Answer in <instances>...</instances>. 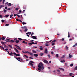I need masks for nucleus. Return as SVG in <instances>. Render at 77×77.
Masks as SVG:
<instances>
[{"label":"nucleus","mask_w":77,"mask_h":77,"mask_svg":"<svg viewBox=\"0 0 77 77\" xmlns=\"http://www.w3.org/2000/svg\"><path fill=\"white\" fill-rule=\"evenodd\" d=\"M39 48L40 49V50H43V48L41 47Z\"/></svg>","instance_id":"obj_40"},{"label":"nucleus","mask_w":77,"mask_h":77,"mask_svg":"<svg viewBox=\"0 0 77 77\" xmlns=\"http://www.w3.org/2000/svg\"><path fill=\"white\" fill-rule=\"evenodd\" d=\"M73 66V64H71L70 65V66Z\"/></svg>","instance_id":"obj_46"},{"label":"nucleus","mask_w":77,"mask_h":77,"mask_svg":"<svg viewBox=\"0 0 77 77\" xmlns=\"http://www.w3.org/2000/svg\"><path fill=\"white\" fill-rule=\"evenodd\" d=\"M77 42L76 43L75 45H73V46H72V47H75L76 46H77Z\"/></svg>","instance_id":"obj_14"},{"label":"nucleus","mask_w":77,"mask_h":77,"mask_svg":"<svg viewBox=\"0 0 77 77\" xmlns=\"http://www.w3.org/2000/svg\"><path fill=\"white\" fill-rule=\"evenodd\" d=\"M14 40H15V41H17V38H15L14 39Z\"/></svg>","instance_id":"obj_63"},{"label":"nucleus","mask_w":77,"mask_h":77,"mask_svg":"<svg viewBox=\"0 0 77 77\" xmlns=\"http://www.w3.org/2000/svg\"><path fill=\"white\" fill-rule=\"evenodd\" d=\"M14 42H15L16 43H18L19 42H19V41H20V40H16V41H15V40H14Z\"/></svg>","instance_id":"obj_8"},{"label":"nucleus","mask_w":77,"mask_h":77,"mask_svg":"<svg viewBox=\"0 0 77 77\" xmlns=\"http://www.w3.org/2000/svg\"><path fill=\"white\" fill-rule=\"evenodd\" d=\"M5 0H3V2H2L3 4H4V3H5Z\"/></svg>","instance_id":"obj_47"},{"label":"nucleus","mask_w":77,"mask_h":77,"mask_svg":"<svg viewBox=\"0 0 77 77\" xmlns=\"http://www.w3.org/2000/svg\"><path fill=\"white\" fill-rule=\"evenodd\" d=\"M10 39H6V40H5V41L6 42H10Z\"/></svg>","instance_id":"obj_9"},{"label":"nucleus","mask_w":77,"mask_h":77,"mask_svg":"<svg viewBox=\"0 0 77 77\" xmlns=\"http://www.w3.org/2000/svg\"><path fill=\"white\" fill-rule=\"evenodd\" d=\"M1 39H2V41H4V40L5 39V38L4 37H2L1 38Z\"/></svg>","instance_id":"obj_18"},{"label":"nucleus","mask_w":77,"mask_h":77,"mask_svg":"<svg viewBox=\"0 0 77 77\" xmlns=\"http://www.w3.org/2000/svg\"><path fill=\"white\" fill-rule=\"evenodd\" d=\"M14 46H16V47H16V48H17V49L20 50H22L21 48H20V47H19V46L16 45H14Z\"/></svg>","instance_id":"obj_4"},{"label":"nucleus","mask_w":77,"mask_h":77,"mask_svg":"<svg viewBox=\"0 0 77 77\" xmlns=\"http://www.w3.org/2000/svg\"><path fill=\"white\" fill-rule=\"evenodd\" d=\"M5 20H2L1 21L2 23H4V22H5Z\"/></svg>","instance_id":"obj_41"},{"label":"nucleus","mask_w":77,"mask_h":77,"mask_svg":"<svg viewBox=\"0 0 77 77\" xmlns=\"http://www.w3.org/2000/svg\"><path fill=\"white\" fill-rule=\"evenodd\" d=\"M29 45L30 46L31 45H32V43H29Z\"/></svg>","instance_id":"obj_49"},{"label":"nucleus","mask_w":77,"mask_h":77,"mask_svg":"<svg viewBox=\"0 0 77 77\" xmlns=\"http://www.w3.org/2000/svg\"><path fill=\"white\" fill-rule=\"evenodd\" d=\"M29 63V64H30V65H33V64L32 63H34V62L33 61H30V62Z\"/></svg>","instance_id":"obj_6"},{"label":"nucleus","mask_w":77,"mask_h":77,"mask_svg":"<svg viewBox=\"0 0 77 77\" xmlns=\"http://www.w3.org/2000/svg\"><path fill=\"white\" fill-rule=\"evenodd\" d=\"M18 39H19V40H20V41L22 40V38H18Z\"/></svg>","instance_id":"obj_36"},{"label":"nucleus","mask_w":77,"mask_h":77,"mask_svg":"<svg viewBox=\"0 0 77 77\" xmlns=\"http://www.w3.org/2000/svg\"><path fill=\"white\" fill-rule=\"evenodd\" d=\"M44 53H41L40 54V56H43Z\"/></svg>","instance_id":"obj_25"},{"label":"nucleus","mask_w":77,"mask_h":77,"mask_svg":"<svg viewBox=\"0 0 77 77\" xmlns=\"http://www.w3.org/2000/svg\"><path fill=\"white\" fill-rule=\"evenodd\" d=\"M45 45L46 46V47H48V44H45Z\"/></svg>","instance_id":"obj_48"},{"label":"nucleus","mask_w":77,"mask_h":77,"mask_svg":"<svg viewBox=\"0 0 77 77\" xmlns=\"http://www.w3.org/2000/svg\"><path fill=\"white\" fill-rule=\"evenodd\" d=\"M10 42H14V41L11 40L10 41Z\"/></svg>","instance_id":"obj_27"},{"label":"nucleus","mask_w":77,"mask_h":77,"mask_svg":"<svg viewBox=\"0 0 77 77\" xmlns=\"http://www.w3.org/2000/svg\"><path fill=\"white\" fill-rule=\"evenodd\" d=\"M44 62L45 63H47V64H49V63H48V62L47 61V60H45L44 61Z\"/></svg>","instance_id":"obj_5"},{"label":"nucleus","mask_w":77,"mask_h":77,"mask_svg":"<svg viewBox=\"0 0 77 77\" xmlns=\"http://www.w3.org/2000/svg\"><path fill=\"white\" fill-rule=\"evenodd\" d=\"M14 17H17V14H14Z\"/></svg>","instance_id":"obj_64"},{"label":"nucleus","mask_w":77,"mask_h":77,"mask_svg":"<svg viewBox=\"0 0 77 77\" xmlns=\"http://www.w3.org/2000/svg\"><path fill=\"white\" fill-rule=\"evenodd\" d=\"M33 34H34V33L32 32V33L31 34V36H32Z\"/></svg>","instance_id":"obj_61"},{"label":"nucleus","mask_w":77,"mask_h":77,"mask_svg":"<svg viewBox=\"0 0 77 77\" xmlns=\"http://www.w3.org/2000/svg\"><path fill=\"white\" fill-rule=\"evenodd\" d=\"M66 49H68V47L67 46H66Z\"/></svg>","instance_id":"obj_52"},{"label":"nucleus","mask_w":77,"mask_h":77,"mask_svg":"<svg viewBox=\"0 0 77 77\" xmlns=\"http://www.w3.org/2000/svg\"><path fill=\"white\" fill-rule=\"evenodd\" d=\"M59 69H60V70H62V71H65V69H63V68H59Z\"/></svg>","instance_id":"obj_20"},{"label":"nucleus","mask_w":77,"mask_h":77,"mask_svg":"<svg viewBox=\"0 0 77 77\" xmlns=\"http://www.w3.org/2000/svg\"><path fill=\"white\" fill-rule=\"evenodd\" d=\"M69 75H70V76H71L72 75V73H69Z\"/></svg>","instance_id":"obj_32"},{"label":"nucleus","mask_w":77,"mask_h":77,"mask_svg":"<svg viewBox=\"0 0 77 77\" xmlns=\"http://www.w3.org/2000/svg\"><path fill=\"white\" fill-rule=\"evenodd\" d=\"M32 39H37V38L35 36H32Z\"/></svg>","instance_id":"obj_10"},{"label":"nucleus","mask_w":77,"mask_h":77,"mask_svg":"<svg viewBox=\"0 0 77 77\" xmlns=\"http://www.w3.org/2000/svg\"><path fill=\"white\" fill-rule=\"evenodd\" d=\"M56 57H59V55L58 54H56Z\"/></svg>","instance_id":"obj_33"},{"label":"nucleus","mask_w":77,"mask_h":77,"mask_svg":"<svg viewBox=\"0 0 77 77\" xmlns=\"http://www.w3.org/2000/svg\"><path fill=\"white\" fill-rule=\"evenodd\" d=\"M69 57H70V58H71L72 57V56L71 55V53H70L69 54Z\"/></svg>","instance_id":"obj_16"},{"label":"nucleus","mask_w":77,"mask_h":77,"mask_svg":"<svg viewBox=\"0 0 77 77\" xmlns=\"http://www.w3.org/2000/svg\"><path fill=\"white\" fill-rule=\"evenodd\" d=\"M25 53H28V54H29V53H30V52H29L28 51H25Z\"/></svg>","instance_id":"obj_30"},{"label":"nucleus","mask_w":77,"mask_h":77,"mask_svg":"<svg viewBox=\"0 0 77 77\" xmlns=\"http://www.w3.org/2000/svg\"><path fill=\"white\" fill-rule=\"evenodd\" d=\"M23 44H25L26 43V42L25 41H23Z\"/></svg>","instance_id":"obj_59"},{"label":"nucleus","mask_w":77,"mask_h":77,"mask_svg":"<svg viewBox=\"0 0 77 77\" xmlns=\"http://www.w3.org/2000/svg\"><path fill=\"white\" fill-rule=\"evenodd\" d=\"M55 43L54 42H53V43L52 44V45H55Z\"/></svg>","instance_id":"obj_51"},{"label":"nucleus","mask_w":77,"mask_h":77,"mask_svg":"<svg viewBox=\"0 0 77 77\" xmlns=\"http://www.w3.org/2000/svg\"><path fill=\"white\" fill-rule=\"evenodd\" d=\"M2 49V50H5V48H3V47H2L1 48Z\"/></svg>","instance_id":"obj_62"},{"label":"nucleus","mask_w":77,"mask_h":77,"mask_svg":"<svg viewBox=\"0 0 77 77\" xmlns=\"http://www.w3.org/2000/svg\"><path fill=\"white\" fill-rule=\"evenodd\" d=\"M43 66V64L41 62L39 63L38 65V67L39 68H41V66Z\"/></svg>","instance_id":"obj_2"},{"label":"nucleus","mask_w":77,"mask_h":77,"mask_svg":"<svg viewBox=\"0 0 77 77\" xmlns=\"http://www.w3.org/2000/svg\"><path fill=\"white\" fill-rule=\"evenodd\" d=\"M32 51L34 53H36V52L34 50H32Z\"/></svg>","instance_id":"obj_24"},{"label":"nucleus","mask_w":77,"mask_h":77,"mask_svg":"<svg viewBox=\"0 0 77 77\" xmlns=\"http://www.w3.org/2000/svg\"><path fill=\"white\" fill-rule=\"evenodd\" d=\"M12 17H13V14H11L10 16V18H12Z\"/></svg>","instance_id":"obj_34"},{"label":"nucleus","mask_w":77,"mask_h":77,"mask_svg":"<svg viewBox=\"0 0 77 77\" xmlns=\"http://www.w3.org/2000/svg\"><path fill=\"white\" fill-rule=\"evenodd\" d=\"M9 26V24H6L5 25V26Z\"/></svg>","instance_id":"obj_53"},{"label":"nucleus","mask_w":77,"mask_h":77,"mask_svg":"<svg viewBox=\"0 0 77 77\" xmlns=\"http://www.w3.org/2000/svg\"><path fill=\"white\" fill-rule=\"evenodd\" d=\"M41 68L42 70H43V69H44V67L43 66H41Z\"/></svg>","instance_id":"obj_21"},{"label":"nucleus","mask_w":77,"mask_h":77,"mask_svg":"<svg viewBox=\"0 0 77 77\" xmlns=\"http://www.w3.org/2000/svg\"><path fill=\"white\" fill-rule=\"evenodd\" d=\"M34 56H35V57H38V54H34Z\"/></svg>","instance_id":"obj_11"},{"label":"nucleus","mask_w":77,"mask_h":77,"mask_svg":"<svg viewBox=\"0 0 77 77\" xmlns=\"http://www.w3.org/2000/svg\"><path fill=\"white\" fill-rule=\"evenodd\" d=\"M17 15L18 17V18H20V15H18V14H16Z\"/></svg>","instance_id":"obj_50"},{"label":"nucleus","mask_w":77,"mask_h":77,"mask_svg":"<svg viewBox=\"0 0 77 77\" xmlns=\"http://www.w3.org/2000/svg\"><path fill=\"white\" fill-rule=\"evenodd\" d=\"M31 32H28L26 33V35H29L31 34Z\"/></svg>","instance_id":"obj_15"},{"label":"nucleus","mask_w":77,"mask_h":77,"mask_svg":"<svg viewBox=\"0 0 77 77\" xmlns=\"http://www.w3.org/2000/svg\"><path fill=\"white\" fill-rule=\"evenodd\" d=\"M38 69L39 71H41V68H39V67L38 68Z\"/></svg>","instance_id":"obj_39"},{"label":"nucleus","mask_w":77,"mask_h":77,"mask_svg":"<svg viewBox=\"0 0 77 77\" xmlns=\"http://www.w3.org/2000/svg\"><path fill=\"white\" fill-rule=\"evenodd\" d=\"M29 54H30V55H33V53H31L30 52H29Z\"/></svg>","instance_id":"obj_54"},{"label":"nucleus","mask_w":77,"mask_h":77,"mask_svg":"<svg viewBox=\"0 0 77 77\" xmlns=\"http://www.w3.org/2000/svg\"><path fill=\"white\" fill-rule=\"evenodd\" d=\"M14 54V55H15L16 56H20V55L19 54H16V53L15 52L13 53Z\"/></svg>","instance_id":"obj_7"},{"label":"nucleus","mask_w":77,"mask_h":77,"mask_svg":"<svg viewBox=\"0 0 77 77\" xmlns=\"http://www.w3.org/2000/svg\"><path fill=\"white\" fill-rule=\"evenodd\" d=\"M15 58H16V59L17 60H18L19 62H20V61H21V62H22V61H23V59L20 58V57H18V58L15 57Z\"/></svg>","instance_id":"obj_1"},{"label":"nucleus","mask_w":77,"mask_h":77,"mask_svg":"<svg viewBox=\"0 0 77 77\" xmlns=\"http://www.w3.org/2000/svg\"><path fill=\"white\" fill-rule=\"evenodd\" d=\"M22 24L23 25H24V24H26V23L24 22H23L22 23Z\"/></svg>","instance_id":"obj_35"},{"label":"nucleus","mask_w":77,"mask_h":77,"mask_svg":"<svg viewBox=\"0 0 77 77\" xmlns=\"http://www.w3.org/2000/svg\"><path fill=\"white\" fill-rule=\"evenodd\" d=\"M48 58L50 59V57H51V56H50V54H48Z\"/></svg>","instance_id":"obj_26"},{"label":"nucleus","mask_w":77,"mask_h":77,"mask_svg":"<svg viewBox=\"0 0 77 77\" xmlns=\"http://www.w3.org/2000/svg\"><path fill=\"white\" fill-rule=\"evenodd\" d=\"M24 56L26 57V58H27L28 59L29 58V57H28V56H27V55H24Z\"/></svg>","instance_id":"obj_37"},{"label":"nucleus","mask_w":77,"mask_h":77,"mask_svg":"<svg viewBox=\"0 0 77 77\" xmlns=\"http://www.w3.org/2000/svg\"><path fill=\"white\" fill-rule=\"evenodd\" d=\"M57 41L56 40H53L52 42V43H53V42H56Z\"/></svg>","instance_id":"obj_38"},{"label":"nucleus","mask_w":77,"mask_h":77,"mask_svg":"<svg viewBox=\"0 0 77 77\" xmlns=\"http://www.w3.org/2000/svg\"><path fill=\"white\" fill-rule=\"evenodd\" d=\"M13 54V53L11 52V53H10L9 54V55H10V56H13V55H12Z\"/></svg>","instance_id":"obj_19"},{"label":"nucleus","mask_w":77,"mask_h":77,"mask_svg":"<svg viewBox=\"0 0 77 77\" xmlns=\"http://www.w3.org/2000/svg\"><path fill=\"white\" fill-rule=\"evenodd\" d=\"M31 43H32V44H35V43L33 42H32Z\"/></svg>","instance_id":"obj_60"},{"label":"nucleus","mask_w":77,"mask_h":77,"mask_svg":"<svg viewBox=\"0 0 77 77\" xmlns=\"http://www.w3.org/2000/svg\"><path fill=\"white\" fill-rule=\"evenodd\" d=\"M9 16V15H5L4 17H5L6 18H8V17Z\"/></svg>","instance_id":"obj_17"},{"label":"nucleus","mask_w":77,"mask_h":77,"mask_svg":"<svg viewBox=\"0 0 77 77\" xmlns=\"http://www.w3.org/2000/svg\"><path fill=\"white\" fill-rule=\"evenodd\" d=\"M8 9V7H7L6 6L5 8V9Z\"/></svg>","instance_id":"obj_57"},{"label":"nucleus","mask_w":77,"mask_h":77,"mask_svg":"<svg viewBox=\"0 0 77 77\" xmlns=\"http://www.w3.org/2000/svg\"><path fill=\"white\" fill-rule=\"evenodd\" d=\"M70 37V35H69V32H68V38H69Z\"/></svg>","instance_id":"obj_22"},{"label":"nucleus","mask_w":77,"mask_h":77,"mask_svg":"<svg viewBox=\"0 0 77 77\" xmlns=\"http://www.w3.org/2000/svg\"><path fill=\"white\" fill-rule=\"evenodd\" d=\"M61 62V63H63V62H65V60H61L60 61Z\"/></svg>","instance_id":"obj_31"},{"label":"nucleus","mask_w":77,"mask_h":77,"mask_svg":"<svg viewBox=\"0 0 77 77\" xmlns=\"http://www.w3.org/2000/svg\"><path fill=\"white\" fill-rule=\"evenodd\" d=\"M21 28H22V29H25V30H24V32H27V27H26V26H24V27L22 26Z\"/></svg>","instance_id":"obj_3"},{"label":"nucleus","mask_w":77,"mask_h":77,"mask_svg":"<svg viewBox=\"0 0 77 77\" xmlns=\"http://www.w3.org/2000/svg\"><path fill=\"white\" fill-rule=\"evenodd\" d=\"M74 69L75 70H77V66Z\"/></svg>","instance_id":"obj_44"},{"label":"nucleus","mask_w":77,"mask_h":77,"mask_svg":"<svg viewBox=\"0 0 77 77\" xmlns=\"http://www.w3.org/2000/svg\"><path fill=\"white\" fill-rule=\"evenodd\" d=\"M1 44H3V45H5V42H1Z\"/></svg>","instance_id":"obj_23"},{"label":"nucleus","mask_w":77,"mask_h":77,"mask_svg":"<svg viewBox=\"0 0 77 77\" xmlns=\"http://www.w3.org/2000/svg\"><path fill=\"white\" fill-rule=\"evenodd\" d=\"M45 53H48V51H47V48L45 49Z\"/></svg>","instance_id":"obj_13"},{"label":"nucleus","mask_w":77,"mask_h":77,"mask_svg":"<svg viewBox=\"0 0 77 77\" xmlns=\"http://www.w3.org/2000/svg\"><path fill=\"white\" fill-rule=\"evenodd\" d=\"M14 49H15V50H16V52H17V53H19V51L18 50V49H17V48H15Z\"/></svg>","instance_id":"obj_12"},{"label":"nucleus","mask_w":77,"mask_h":77,"mask_svg":"<svg viewBox=\"0 0 77 77\" xmlns=\"http://www.w3.org/2000/svg\"><path fill=\"white\" fill-rule=\"evenodd\" d=\"M18 9H19V8H16L15 9L16 11H18Z\"/></svg>","instance_id":"obj_42"},{"label":"nucleus","mask_w":77,"mask_h":77,"mask_svg":"<svg viewBox=\"0 0 77 77\" xmlns=\"http://www.w3.org/2000/svg\"><path fill=\"white\" fill-rule=\"evenodd\" d=\"M8 46H9V47H10V48H12V49H13V48H12V46L11 45H8Z\"/></svg>","instance_id":"obj_28"},{"label":"nucleus","mask_w":77,"mask_h":77,"mask_svg":"<svg viewBox=\"0 0 77 77\" xmlns=\"http://www.w3.org/2000/svg\"><path fill=\"white\" fill-rule=\"evenodd\" d=\"M29 59H33V58L31 57H29Z\"/></svg>","instance_id":"obj_55"},{"label":"nucleus","mask_w":77,"mask_h":77,"mask_svg":"<svg viewBox=\"0 0 77 77\" xmlns=\"http://www.w3.org/2000/svg\"><path fill=\"white\" fill-rule=\"evenodd\" d=\"M18 21H19L20 23H22V21L21 20H19Z\"/></svg>","instance_id":"obj_45"},{"label":"nucleus","mask_w":77,"mask_h":77,"mask_svg":"<svg viewBox=\"0 0 77 77\" xmlns=\"http://www.w3.org/2000/svg\"><path fill=\"white\" fill-rule=\"evenodd\" d=\"M8 5V2L6 3L5 4V6H7V5Z\"/></svg>","instance_id":"obj_56"},{"label":"nucleus","mask_w":77,"mask_h":77,"mask_svg":"<svg viewBox=\"0 0 77 77\" xmlns=\"http://www.w3.org/2000/svg\"><path fill=\"white\" fill-rule=\"evenodd\" d=\"M11 6V3H9L8 4V6Z\"/></svg>","instance_id":"obj_43"},{"label":"nucleus","mask_w":77,"mask_h":77,"mask_svg":"<svg viewBox=\"0 0 77 77\" xmlns=\"http://www.w3.org/2000/svg\"><path fill=\"white\" fill-rule=\"evenodd\" d=\"M4 13H6V10L5 9H4Z\"/></svg>","instance_id":"obj_58"},{"label":"nucleus","mask_w":77,"mask_h":77,"mask_svg":"<svg viewBox=\"0 0 77 77\" xmlns=\"http://www.w3.org/2000/svg\"><path fill=\"white\" fill-rule=\"evenodd\" d=\"M65 57V55H63V56L61 57V59H63Z\"/></svg>","instance_id":"obj_29"}]
</instances>
